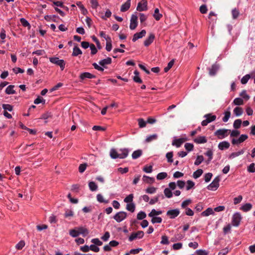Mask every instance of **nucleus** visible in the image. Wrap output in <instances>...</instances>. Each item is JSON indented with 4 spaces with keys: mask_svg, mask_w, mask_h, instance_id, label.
Returning a JSON list of instances; mask_svg holds the SVG:
<instances>
[{
    "mask_svg": "<svg viewBox=\"0 0 255 255\" xmlns=\"http://www.w3.org/2000/svg\"><path fill=\"white\" fill-rule=\"evenodd\" d=\"M230 131L228 129L220 128L217 130L214 134L218 139H221L226 137Z\"/></svg>",
    "mask_w": 255,
    "mask_h": 255,
    "instance_id": "obj_1",
    "label": "nucleus"
},
{
    "mask_svg": "<svg viewBox=\"0 0 255 255\" xmlns=\"http://www.w3.org/2000/svg\"><path fill=\"white\" fill-rule=\"evenodd\" d=\"M220 178L216 177L207 187L208 190H215L219 186Z\"/></svg>",
    "mask_w": 255,
    "mask_h": 255,
    "instance_id": "obj_2",
    "label": "nucleus"
},
{
    "mask_svg": "<svg viewBox=\"0 0 255 255\" xmlns=\"http://www.w3.org/2000/svg\"><path fill=\"white\" fill-rule=\"evenodd\" d=\"M143 236L144 232L142 231H138L135 233H132L131 235L128 238V240L129 241L131 242L136 239H141Z\"/></svg>",
    "mask_w": 255,
    "mask_h": 255,
    "instance_id": "obj_3",
    "label": "nucleus"
},
{
    "mask_svg": "<svg viewBox=\"0 0 255 255\" xmlns=\"http://www.w3.org/2000/svg\"><path fill=\"white\" fill-rule=\"evenodd\" d=\"M127 214L125 212L121 211L117 213L114 216V219L117 222H121L127 218Z\"/></svg>",
    "mask_w": 255,
    "mask_h": 255,
    "instance_id": "obj_4",
    "label": "nucleus"
},
{
    "mask_svg": "<svg viewBox=\"0 0 255 255\" xmlns=\"http://www.w3.org/2000/svg\"><path fill=\"white\" fill-rule=\"evenodd\" d=\"M136 10L138 11H146L147 10V1L146 0H142L138 3Z\"/></svg>",
    "mask_w": 255,
    "mask_h": 255,
    "instance_id": "obj_5",
    "label": "nucleus"
},
{
    "mask_svg": "<svg viewBox=\"0 0 255 255\" xmlns=\"http://www.w3.org/2000/svg\"><path fill=\"white\" fill-rule=\"evenodd\" d=\"M49 61L52 63L60 66L62 70L64 69V60L59 59L58 57H50Z\"/></svg>",
    "mask_w": 255,
    "mask_h": 255,
    "instance_id": "obj_6",
    "label": "nucleus"
},
{
    "mask_svg": "<svg viewBox=\"0 0 255 255\" xmlns=\"http://www.w3.org/2000/svg\"><path fill=\"white\" fill-rule=\"evenodd\" d=\"M248 138V136L247 134H242L238 139L233 138L232 139V143L233 145H238L243 142Z\"/></svg>",
    "mask_w": 255,
    "mask_h": 255,
    "instance_id": "obj_7",
    "label": "nucleus"
},
{
    "mask_svg": "<svg viewBox=\"0 0 255 255\" xmlns=\"http://www.w3.org/2000/svg\"><path fill=\"white\" fill-rule=\"evenodd\" d=\"M137 19L138 17L136 15L132 14L131 15L129 25V28L131 30H133L137 27L138 24Z\"/></svg>",
    "mask_w": 255,
    "mask_h": 255,
    "instance_id": "obj_8",
    "label": "nucleus"
},
{
    "mask_svg": "<svg viewBox=\"0 0 255 255\" xmlns=\"http://www.w3.org/2000/svg\"><path fill=\"white\" fill-rule=\"evenodd\" d=\"M242 217L240 214L237 213L233 215L232 219V223L234 226H238L241 222Z\"/></svg>",
    "mask_w": 255,
    "mask_h": 255,
    "instance_id": "obj_9",
    "label": "nucleus"
},
{
    "mask_svg": "<svg viewBox=\"0 0 255 255\" xmlns=\"http://www.w3.org/2000/svg\"><path fill=\"white\" fill-rule=\"evenodd\" d=\"M180 214V211L178 209L168 210L166 215L170 217V219H174L177 217Z\"/></svg>",
    "mask_w": 255,
    "mask_h": 255,
    "instance_id": "obj_10",
    "label": "nucleus"
},
{
    "mask_svg": "<svg viewBox=\"0 0 255 255\" xmlns=\"http://www.w3.org/2000/svg\"><path fill=\"white\" fill-rule=\"evenodd\" d=\"M145 34H146L145 30H144V29L142 30L140 32L135 33L133 35L132 40V41L135 42L137 39L141 38L143 37V36H144L145 35Z\"/></svg>",
    "mask_w": 255,
    "mask_h": 255,
    "instance_id": "obj_11",
    "label": "nucleus"
},
{
    "mask_svg": "<svg viewBox=\"0 0 255 255\" xmlns=\"http://www.w3.org/2000/svg\"><path fill=\"white\" fill-rule=\"evenodd\" d=\"M219 69V66L217 64H213L211 68H209V74L210 76H215Z\"/></svg>",
    "mask_w": 255,
    "mask_h": 255,
    "instance_id": "obj_12",
    "label": "nucleus"
},
{
    "mask_svg": "<svg viewBox=\"0 0 255 255\" xmlns=\"http://www.w3.org/2000/svg\"><path fill=\"white\" fill-rule=\"evenodd\" d=\"M155 39V35L153 33H150L148 37L146 38L144 41V45L145 46H148L150 45Z\"/></svg>",
    "mask_w": 255,
    "mask_h": 255,
    "instance_id": "obj_13",
    "label": "nucleus"
},
{
    "mask_svg": "<svg viewBox=\"0 0 255 255\" xmlns=\"http://www.w3.org/2000/svg\"><path fill=\"white\" fill-rule=\"evenodd\" d=\"M230 146V143L227 141H223L220 142L218 144V148L221 150L227 149L229 148Z\"/></svg>",
    "mask_w": 255,
    "mask_h": 255,
    "instance_id": "obj_14",
    "label": "nucleus"
},
{
    "mask_svg": "<svg viewBox=\"0 0 255 255\" xmlns=\"http://www.w3.org/2000/svg\"><path fill=\"white\" fill-rule=\"evenodd\" d=\"M96 76L89 72L82 73L80 75V78L81 80H83L86 78L92 79L95 78Z\"/></svg>",
    "mask_w": 255,
    "mask_h": 255,
    "instance_id": "obj_15",
    "label": "nucleus"
},
{
    "mask_svg": "<svg viewBox=\"0 0 255 255\" xmlns=\"http://www.w3.org/2000/svg\"><path fill=\"white\" fill-rule=\"evenodd\" d=\"M130 1L131 0H127V1L122 5L121 7V11L122 12H125L129 8Z\"/></svg>",
    "mask_w": 255,
    "mask_h": 255,
    "instance_id": "obj_16",
    "label": "nucleus"
},
{
    "mask_svg": "<svg viewBox=\"0 0 255 255\" xmlns=\"http://www.w3.org/2000/svg\"><path fill=\"white\" fill-rule=\"evenodd\" d=\"M112 63V59L108 57L99 61V64L102 67L106 68V65H109Z\"/></svg>",
    "mask_w": 255,
    "mask_h": 255,
    "instance_id": "obj_17",
    "label": "nucleus"
},
{
    "mask_svg": "<svg viewBox=\"0 0 255 255\" xmlns=\"http://www.w3.org/2000/svg\"><path fill=\"white\" fill-rule=\"evenodd\" d=\"M184 141V139L182 138L175 139L173 140L172 144L176 146L177 147H179Z\"/></svg>",
    "mask_w": 255,
    "mask_h": 255,
    "instance_id": "obj_18",
    "label": "nucleus"
},
{
    "mask_svg": "<svg viewBox=\"0 0 255 255\" xmlns=\"http://www.w3.org/2000/svg\"><path fill=\"white\" fill-rule=\"evenodd\" d=\"M120 151L121 153H119V158L124 159L126 158L128 154V150L127 148L121 149Z\"/></svg>",
    "mask_w": 255,
    "mask_h": 255,
    "instance_id": "obj_19",
    "label": "nucleus"
},
{
    "mask_svg": "<svg viewBox=\"0 0 255 255\" xmlns=\"http://www.w3.org/2000/svg\"><path fill=\"white\" fill-rule=\"evenodd\" d=\"M195 142L200 144V143H206L207 140L205 136H199L197 138L194 139Z\"/></svg>",
    "mask_w": 255,
    "mask_h": 255,
    "instance_id": "obj_20",
    "label": "nucleus"
},
{
    "mask_svg": "<svg viewBox=\"0 0 255 255\" xmlns=\"http://www.w3.org/2000/svg\"><path fill=\"white\" fill-rule=\"evenodd\" d=\"M82 52L81 49L77 46V45L74 46L72 55L73 56H78L79 55H81Z\"/></svg>",
    "mask_w": 255,
    "mask_h": 255,
    "instance_id": "obj_21",
    "label": "nucleus"
},
{
    "mask_svg": "<svg viewBox=\"0 0 255 255\" xmlns=\"http://www.w3.org/2000/svg\"><path fill=\"white\" fill-rule=\"evenodd\" d=\"M233 112L237 117H239L243 114V109L241 107H237L234 109Z\"/></svg>",
    "mask_w": 255,
    "mask_h": 255,
    "instance_id": "obj_22",
    "label": "nucleus"
},
{
    "mask_svg": "<svg viewBox=\"0 0 255 255\" xmlns=\"http://www.w3.org/2000/svg\"><path fill=\"white\" fill-rule=\"evenodd\" d=\"M14 87V85H9L5 89V93L6 94L8 95L10 94H14L16 93V92L15 90H13V88Z\"/></svg>",
    "mask_w": 255,
    "mask_h": 255,
    "instance_id": "obj_23",
    "label": "nucleus"
},
{
    "mask_svg": "<svg viewBox=\"0 0 255 255\" xmlns=\"http://www.w3.org/2000/svg\"><path fill=\"white\" fill-rule=\"evenodd\" d=\"M77 229L79 232V235L80 234H82L84 237H85L89 234V231L86 228H84L81 227L77 228Z\"/></svg>",
    "mask_w": 255,
    "mask_h": 255,
    "instance_id": "obj_24",
    "label": "nucleus"
},
{
    "mask_svg": "<svg viewBox=\"0 0 255 255\" xmlns=\"http://www.w3.org/2000/svg\"><path fill=\"white\" fill-rule=\"evenodd\" d=\"M142 153V151L141 149H138L133 152L132 154V158L135 159L139 157Z\"/></svg>",
    "mask_w": 255,
    "mask_h": 255,
    "instance_id": "obj_25",
    "label": "nucleus"
},
{
    "mask_svg": "<svg viewBox=\"0 0 255 255\" xmlns=\"http://www.w3.org/2000/svg\"><path fill=\"white\" fill-rule=\"evenodd\" d=\"M110 156L113 159L119 158V153L114 148H112L110 150Z\"/></svg>",
    "mask_w": 255,
    "mask_h": 255,
    "instance_id": "obj_26",
    "label": "nucleus"
},
{
    "mask_svg": "<svg viewBox=\"0 0 255 255\" xmlns=\"http://www.w3.org/2000/svg\"><path fill=\"white\" fill-rule=\"evenodd\" d=\"M107 43L106 49L108 51H110L112 48V40L111 38L109 36H107L106 38Z\"/></svg>",
    "mask_w": 255,
    "mask_h": 255,
    "instance_id": "obj_27",
    "label": "nucleus"
},
{
    "mask_svg": "<svg viewBox=\"0 0 255 255\" xmlns=\"http://www.w3.org/2000/svg\"><path fill=\"white\" fill-rule=\"evenodd\" d=\"M214 213V211L211 208H207L205 211L201 213L202 216H208L210 215H212Z\"/></svg>",
    "mask_w": 255,
    "mask_h": 255,
    "instance_id": "obj_28",
    "label": "nucleus"
},
{
    "mask_svg": "<svg viewBox=\"0 0 255 255\" xmlns=\"http://www.w3.org/2000/svg\"><path fill=\"white\" fill-rule=\"evenodd\" d=\"M252 208V205L251 203H246L241 207V210L244 212L250 211Z\"/></svg>",
    "mask_w": 255,
    "mask_h": 255,
    "instance_id": "obj_29",
    "label": "nucleus"
},
{
    "mask_svg": "<svg viewBox=\"0 0 255 255\" xmlns=\"http://www.w3.org/2000/svg\"><path fill=\"white\" fill-rule=\"evenodd\" d=\"M142 180L144 182L147 183H152L154 182V178L152 177H150L146 175H143L142 177Z\"/></svg>",
    "mask_w": 255,
    "mask_h": 255,
    "instance_id": "obj_30",
    "label": "nucleus"
},
{
    "mask_svg": "<svg viewBox=\"0 0 255 255\" xmlns=\"http://www.w3.org/2000/svg\"><path fill=\"white\" fill-rule=\"evenodd\" d=\"M153 17L156 20H159L162 17V14L159 13L158 8H156L154 10V13L153 14Z\"/></svg>",
    "mask_w": 255,
    "mask_h": 255,
    "instance_id": "obj_31",
    "label": "nucleus"
},
{
    "mask_svg": "<svg viewBox=\"0 0 255 255\" xmlns=\"http://www.w3.org/2000/svg\"><path fill=\"white\" fill-rule=\"evenodd\" d=\"M20 21L21 23V24L24 26V27H28V29H30V27H31V25L30 24V23H29V22L26 20L24 18H21L20 19Z\"/></svg>",
    "mask_w": 255,
    "mask_h": 255,
    "instance_id": "obj_32",
    "label": "nucleus"
},
{
    "mask_svg": "<svg viewBox=\"0 0 255 255\" xmlns=\"http://www.w3.org/2000/svg\"><path fill=\"white\" fill-rule=\"evenodd\" d=\"M204 117L210 120V123L214 121L216 119V116L212 115L211 114H208L204 115Z\"/></svg>",
    "mask_w": 255,
    "mask_h": 255,
    "instance_id": "obj_33",
    "label": "nucleus"
},
{
    "mask_svg": "<svg viewBox=\"0 0 255 255\" xmlns=\"http://www.w3.org/2000/svg\"><path fill=\"white\" fill-rule=\"evenodd\" d=\"M162 214L161 211H156L155 209H152L150 213L148 214L149 217H155V216L159 215Z\"/></svg>",
    "mask_w": 255,
    "mask_h": 255,
    "instance_id": "obj_34",
    "label": "nucleus"
},
{
    "mask_svg": "<svg viewBox=\"0 0 255 255\" xmlns=\"http://www.w3.org/2000/svg\"><path fill=\"white\" fill-rule=\"evenodd\" d=\"M164 193L165 196L168 198H171L173 195V193L171 192V190L168 188H166L164 189Z\"/></svg>",
    "mask_w": 255,
    "mask_h": 255,
    "instance_id": "obj_35",
    "label": "nucleus"
},
{
    "mask_svg": "<svg viewBox=\"0 0 255 255\" xmlns=\"http://www.w3.org/2000/svg\"><path fill=\"white\" fill-rule=\"evenodd\" d=\"M89 187L90 189L92 191H95L97 190L98 189V186L93 181H91L89 183Z\"/></svg>",
    "mask_w": 255,
    "mask_h": 255,
    "instance_id": "obj_36",
    "label": "nucleus"
},
{
    "mask_svg": "<svg viewBox=\"0 0 255 255\" xmlns=\"http://www.w3.org/2000/svg\"><path fill=\"white\" fill-rule=\"evenodd\" d=\"M135 206L133 203L128 204L126 206V209L131 212H133L135 210Z\"/></svg>",
    "mask_w": 255,
    "mask_h": 255,
    "instance_id": "obj_37",
    "label": "nucleus"
},
{
    "mask_svg": "<svg viewBox=\"0 0 255 255\" xmlns=\"http://www.w3.org/2000/svg\"><path fill=\"white\" fill-rule=\"evenodd\" d=\"M242 120L240 119L236 120L233 124V127L235 128L238 129L241 127L242 124Z\"/></svg>",
    "mask_w": 255,
    "mask_h": 255,
    "instance_id": "obj_38",
    "label": "nucleus"
},
{
    "mask_svg": "<svg viewBox=\"0 0 255 255\" xmlns=\"http://www.w3.org/2000/svg\"><path fill=\"white\" fill-rule=\"evenodd\" d=\"M74 214V212L72 210L68 209L65 213V218H68L70 219L71 217H73Z\"/></svg>",
    "mask_w": 255,
    "mask_h": 255,
    "instance_id": "obj_39",
    "label": "nucleus"
},
{
    "mask_svg": "<svg viewBox=\"0 0 255 255\" xmlns=\"http://www.w3.org/2000/svg\"><path fill=\"white\" fill-rule=\"evenodd\" d=\"M157 138V135L156 134H153L152 135H149L145 139L146 142H149L153 140L156 139Z\"/></svg>",
    "mask_w": 255,
    "mask_h": 255,
    "instance_id": "obj_40",
    "label": "nucleus"
},
{
    "mask_svg": "<svg viewBox=\"0 0 255 255\" xmlns=\"http://www.w3.org/2000/svg\"><path fill=\"white\" fill-rule=\"evenodd\" d=\"M70 236L72 237H77L79 236V232L77 228L71 230L69 232Z\"/></svg>",
    "mask_w": 255,
    "mask_h": 255,
    "instance_id": "obj_41",
    "label": "nucleus"
},
{
    "mask_svg": "<svg viewBox=\"0 0 255 255\" xmlns=\"http://www.w3.org/2000/svg\"><path fill=\"white\" fill-rule=\"evenodd\" d=\"M233 103L236 105H242L244 104V101L242 98H235L233 101Z\"/></svg>",
    "mask_w": 255,
    "mask_h": 255,
    "instance_id": "obj_42",
    "label": "nucleus"
},
{
    "mask_svg": "<svg viewBox=\"0 0 255 255\" xmlns=\"http://www.w3.org/2000/svg\"><path fill=\"white\" fill-rule=\"evenodd\" d=\"M2 107L4 111H8L9 112H11L13 110V106L10 104H2Z\"/></svg>",
    "mask_w": 255,
    "mask_h": 255,
    "instance_id": "obj_43",
    "label": "nucleus"
},
{
    "mask_svg": "<svg viewBox=\"0 0 255 255\" xmlns=\"http://www.w3.org/2000/svg\"><path fill=\"white\" fill-rule=\"evenodd\" d=\"M203 173V170L201 169L197 170L193 173V177L195 179L199 178Z\"/></svg>",
    "mask_w": 255,
    "mask_h": 255,
    "instance_id": "obj_44",
    "label": "nucleus"
},
{
    "mask_svg": "<svg viewBox=\"0 0 255 255\" xmlns=\"http://www.w3.org/2000/svg\"><path fill=\"white\" fill-rule=\"evenodd\" d=\"M24 246H25L24 241L23 240H21L16 245L15 248L17 250H20L24 247Z\"/></svg>",
    "mask_w": 255,
    "mask_h": 255,
    "instance_id": "obj_45",
    "label": "nucleus"
},
{
    "mask_svg": "<svg viewBox=\"0 0 255 255\" xmlns=\"http://www.w3.org/2000/svg\"><path fill=\"white\" fill-rule=\"evenodd\" d=\"M204 160V157L202 155H198L197 157L196 160L194 162L195 165H199Z\"/></svg>",
    "mask_w": 255,
    "mask_h": 255,
    "instance_id": "obj_46",
    "label": "nucleus"
},
{
    "mask_svg": "<svg viewBox=\"0 0 255 255\" xmlns=\"http://www.w3.org/2000/svg\"><path fill=\"white\" fill-rule=\"evenodd\" d=\"M173 155V153L172 151L166 153V157L167 159L168 162L172 163L173 162V159H172Z\"/></svg>",
    "mask_w": 255,
    "mask_h": 255,
    "instance_id": "obj_47",
    "label": "nucleus"
},
{
    "mask_svg": "<svg viewBox=\"0 0 255 255\" xmlns=\"http://www.w3.org/2000/svg\"><path fill=\"white\" fill-rule=\"evenodd\" d=\"M174 63V60L172 59L168 63L167 67H165L164 69V71L165 72H168L172 67Z\"/></svg>",
    "mask_w": 255,
    "mask_h": 255,
    "instance_id": "obj_48",
    "label": "nucleus"
},
{
    "mask_svg": "<svg viewBox=\"0 0 255 255\" xmlns=\"http://www.w3.org/2000/svg\"><path fill=\"white\" fill-rule=\"evenodd\" d=\"M167 176L166 172H160L157 175L156 178L157 180H162Z\"/></svg>",
    "mask_w": 255,
    "mask_h": 255,
    "instance_id": "obj_49",
    "label": "nucleus"
},
{
    "mask_svg": "<svg viewBox=\"0 0 255 255\" xmlns=\"http://www.w3.org/2000/svg\"><path fill=\"white\" fill-rule=\"evenodd\" d=\"M151 222L152 224L160 223L162 222V218L159 217H152Z\"/></svg>",
    "mask_w": 255,
    "mask_h": 255,
    "instance_id": "obj_50",
    "label": "nucleus"
},
{
    "mask_svg": "<svg viewBox=\"0 0 255 255\" xmlns=\"http://www.w3.org/2000/svg\"><path fill=\"white\" fill-rule=\"evenodd\" d=\"M160 244L162 245H168L169 244L168 237L164 235L161 237Z\"/></svg>",
    "mask_w": 255,
    "mask_h": 255,
    "instance_id": "obj_51",
    "label": "nucleus"
},
{
    "mask_svg": "<svg viewBox=\"0 0 255 255\" xmlns=\"http://www.w3.org/2000/svg\"><path fill=\"white\" fill-rule=\"evenodd\" d=\"M138 123L139 128H144L146 125V122L143 119H138Z\"/></svg>",
    "mask_w": 255,
    "mask_h": 255,
    "instance_id": "obj_52",
    "label": "nucleus"
},
{
    "mask_svg": "<svg viewBox=\"0 0 255 255\" xmlns=\"http://www.w3.org/2000/svg\"><path fill=\"white\" fill-rule=\"evenodd\" d=\"M146 216V215L145 212L143 211L139 212L137 215V219L138 220H142L144 219Z\"/></svg>",
    "mask_w": 255,
    "mask_h": 255,
    "instance_id": "obj_53",
    "label": "nucleus"
},
{
    "mask_svg": "<svg viewBox=\"0 0 255 255\" xmlns=\"http://www.w3.org/2000/svg\"><path fill=\"white\" fill-rule=\"evenodd\" d=\"M250 78V75L249 74H247L244 76L241 79V83L242 84H246L248 82L249 79Z\"/></svg>",
    "mask_w": 255,
    "mask_h": 255,
    "instance_id": "obj_54",
    "label": "nucleus"
},
{
    "mask_svg": "<svg viewBox=\"0 0 255 255\" xmlns=\"http://www.w3.org/2000/svg\"><path fill=\"white\" fill-rule=\"evenodd\" d=\"M87 166V164L86 163H83L80 164L79 166V172L80 173H83L85 171Z\"/></svg>",
    "mask_w": 255,
    "mask_h": 255,
    "instance_id": "obj_55",
    "label": "nucleus"
},
{
    "mask_svg": "<svg viewBox=\"0 0 255 255\" xmlns=\"http://www.w3.org/2000/svg\"><path fill=\"white\" fill-rule=\"evenodd\" d=\"M184 147L188 151H191L193 149L194 145L192 143H186L185 144Z\"/></svg>",
    "mask_w": 255,
    "mask_h": 255,
    "instance_id": "obj_56",
    "label": "nucleus"
},
{
    "mask_svg": "<svg viewBox=\"0 0 255 255\" xmlns=\"http://www.w3.org/2000/svg\"><path fill=\"white\" fill-rule=\"evenodd\" d=\"M187 185L186 186V190H190L191 188H192L194 185H195V183L194 182H193L191 180H188L187 181Z\"/></svg>",
    "mask_w": 255,
    "mask_h": 255,
    "instance_id": "obj_57",
    "label": "nucleus"
},
{
    "mask_svg": "<svg viewBox=\"0 0 255 255\" xmlns=\"http://www.w3.org/2000/svg\"><path fill=\"white\" fill-rule=\"evenodd\" d=\"M45 103V100L43 98H41L40 97H38V98H37L34 101V103L35 104H37V105L39 104L40 103L44 104Z\"/></svg>",
    "mask_w": 255,
    "mask_h": 255,
    "instance_id": "obj_58",
    "label": "nucleus"
},
{
    "mask_svg": "<svg viewBox=\"0 0 255 255\" xmlns=\"http://www.w3.org/2000/svg\"><path fill=\"white\" fill-rule=\"evenodd\" d=\"M133 198V194H130L125 198L124 202L126 203H130L132 201Z\"/></svg>",
    "mask_w": 255,
    "mask_h": 255,
    "instance_id": "obj_59",
    "label": "nucleus"
},
{
    "mask_svg": "<svg viewBox=\"0 0 255 255\" xmlns=\"http://www.w3.org/2000/svg\"><path fill=\"white\" fill-rule=\"evenodd\" d=\"M231 116V113L230 111H226L225 113V116L223 118V121L224 122H227L229 120Z\"/></svg>",
    "mask_w": 255,
    "mask_h": 255,
    "instance_id": "obj_60",
    "label": "nucleus"
},
{
    "mask_svg": "<svg viewBox=\"0 0 255 255\" xmlns=\"http://www.w3.org/2000/svg\"><path fill=\"white\" fill-rule=\"evenodd\" d=\"M97 199L98 201L100 203H108L107 201H105L104 199L103 196L101 194H98L97 195Z\"/></svg>",
    "mask_w": 255,
    "mask_h": 255,
    "instance_id": "obj_61",
    "label": "nucleus"
},
{
    "mask_svg": "<svg viewBox=\"0 0 255 255\" xmlns=\"http://www.w3.org/2000/svg\"><path fill=\"white\" fill-rule=\"evenodd\" d=\"M91 242L94 244L95 245L99 246H102L103 244V243L98 238L93 239L91 240Z\"/></svg>",
    "mask_w": 255,
    "mask_h": 255,
    "instance_id": "obj_62",
    "label": "nucleus"
},
{
    "mask_svg": "<svg viewBox=\"0 0 255 255\" xmlns=\"http://www.w3.org/2000/svg\"><path fill=\"white\" fill-rule=\"evenodd\" d=\"M213 151L209 149L206 153L205 155L209 157V159L208 160V162H209L213 158Z\"/></svg>",
    "mask_w": 255,
    "mask_h": 255,
    "instance_id": "obj_63",
    "label": "nucleus"
},
{
    "mask_svg": "<svg viewBox=\"0 0 255 255\" xmlns=\"http://www.w3.org/2000/svg\"><path fill=\"white\" fill-rule=\"evenodd\" d=\"M255 163H251L248 167V171L249 172L254 173L255 172Z\"/></svg>",
    "mask_w": 255,
    "mask_h": 255,
    "instance_id": "obj_64",
    "label": "nucleus"
}]
</instances>
